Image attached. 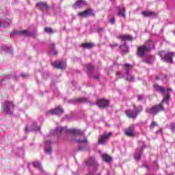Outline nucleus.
<instances>
[{"label":"nucleus","mask_w":175,"mask_h":175,"mask_svg":"<svg viewBox=\"0 0 175 175\" xmlns=\"http://www.w3.org/2000/svg\"><path fill=\"white\" fill-rule=\"evenodd\" d=\"M170 99V94H167L166 97L164 98L162 100V103L154 105L150 108H146V112L148 114H152V116L157 115L159 111H163L165 108L163 107V104L166 103L167 106H169V100Z\"/></svg>","instance_id":"1"},{"label":"nucleus","mask_w":175,"mask_h":175,"mask_svg":"<svg viewBox=\"0 0 175 175\" xmlns=\"http://www.w3.org/2000/svg\"><path fill=\"white\" fill-rule=\"evenodd\" d=\"M66 132H68L69 133H71L72 135H77V136H83L84 135V131H82L79 129H66V127H57L55 130H53L51 131V133L54 136H61L62 133H66Z\"/></svg>","instance_id":"2"},{"label":"nucleus","mask_w":175,"mask_h":175,"mask_svg":"<svg viewBox=\"0 0 175 175\" xmlns=\"http://www.w3.org/2000/svg\"><path fill=\"white\" fill-rule=\"evenodd\" d=\"M124 68L125 72H119L116 73V76L119 77V79H125L126 81H135V76L131 74V70L132 68V64H129L126 63L123 65Z\"/></svg>","instance_id":"3"},{"label":"nucleus","mask_w":175,"mask_h":175,"mask_svg":"<svg viewBox=\"0 0 175 175\" xmlns=\"http://www.w3.org/2000/svg\"><path fill=\"white\" fill-rule=\"evenodd\" d=\"M152 49H154V42L152 40H149L143 46L138 48L137 55L139 57H144L146 55V52L150 51Z\"/></svg>","instance_id":"4"},{"label":"nucleus","mask_w":175,"mask_h":175,"mask_svg":"<svg viewBox=\"0 0 175 175\" xmlns=\"http://www.w3.org/2000/svg\"><path fill=\"white\" fill-rule=\"evenodd\" d=\"M75 142L78 143V144H83L81 146H79L78 148L75 150L76 152H77V151H90V150H91L86 137H83V139H76Z\"/></svg>","instance_id":"5"},{"label":"nucleus","mask_w":175,"mask_h":175,"mask_svg":"<svg viewBox=\"0 0 175 175\" xmlns=\"http://www.w3.org/2000/svg\"><path fill=\"white\" fill-rule=\"evenodd\" d=\"M133 110H127L126 111V114L129 118H133L135 120L136 117L139 116V113L143 110V107L139 105L136 107L135 104L133 105Z\"/></svg>","instance_id":"6"},{"label":"nucleus","mask_w":175,"mask_h":175,"mask_svg":"<svg viewBox=\"0 0 175 175\" xmlns=\"http://www.w3.org/2000/svg\"><path fill=\"white\" fill-rule=\"evenodd\" d=\"M14 104L12 101L6 100L2 103L1 109L6 114H13Z\"/></svg>","instance_id":"7"},{"label":"nucleus","mask_w":175,"mask_h":175,"mask_svg":"<svg viewBox=\"0 0 175 175\" xmlns=\"http://www.w3.org/2000/svg\"><path fill=\"white\" fill-rule=\"evenodd\" d=\"M159 55L165 62H167V64H173V57L174 56V53H166L165 51H162L159 53Z\"/></svg>","instance_id":"8"},{"label":"nucleus","mask_w":175,"mask_h":175,"mask_svg":"<svg viewBox=\"0 0 175 175\" xmlns=\"http://www.w3.org/2000/svg\"><path fill=\"white\" fill-rule=\"evenodd\" d=\"M85 163L87 166H92V167H94V169H98L99 167V163L96 161V159L94 157H89L86 161Z\"/></svg>","instance_id":"9"},{"label":"nucleus","mask_w":175,"mask_h":175,"mask_svg":"<svg viewBox=\"0 0 175 175\" xmlns=\"http://www.w3.org/2000/svg\"><path fill=\"white\" fill-rule=\"evenodd\" d=\"M112 133L109 132L107 133L103 134L99 138H98V144H105L107 141L111 137Z\"/></svg>","instance_id":"10"},{"label":"nucleus","mask_w":175,"mask_h":175,"mask_svg":"<svg viewBox=\"0 0 175 175\" xmlns=\"http://www.w3.org/2000/svg\"><path fill=\"white\" fill-rule=\"evenodd\" d=\"M40 127L38 126V124L36 122H33L32 125L29 126V125H27L25 129V133H29V132H32V131H40Z\"/></svg>","instance_id":"11"},{"label":"nucleus","mask_w":175,"mask_h":175,"mask_svg":"<svg viewBox=\"0 0 175 175\" xmlns=\"http://www.w3.org/2000/svg\"><path fill=\"white\" fill-rule=\"evenodd\" d=\"M124 134L129 137H135L136 134L135 133V126L131 125L130 127L124 130Z\"/></svg>","instance_id":"12"},{"label":"nucleus","mask_w":175,"mask_h":175,"mask_svg":"<svg viewBox=\"0 0 175 175\" xmlns=\"http://www.w3.org/2000/svg\"><path fill=\"white\" fill-rule=\"evenodd\" d=\"M96 105H97L100 109H105L109 107V100L105 98H100L97 100Z\"/></svg>","instance_id":"13"},{"label":"nucleus","mask_w":175,"mask_h":175,"mask_svg":"<svg viewBox=\"0 0 175 175\" xmlns=\"http://www.w3.org/2000/svg\"><path fill=\"white\" fill-rule=\"evenodd\" d=\"M36 8H38V9H39L40 10H42V12H47L50 7L49 6V5H47V3L46 2H40L36 4Z\"/></svg>","instance_id":"14"},{"label":"nucleus","mask_w":175,"mask_h":175,"mask_svg":"<svg viewBox=\"0 0 175 175\" xmlns=\"http://www.w3.org/2000/svg\"><path fill=\"white\" fill-rule=\"evenodd\" d=\"M53 68H56V69H65L66 68V62H55Z\"/></svg>","instance_id":"15"},{"label":"nucleus","mask_w":175,"mask_h":175,"mask_svg":"<svg viewBox=\"0 0 175 175\" xmlns=\"http://www.w3.org/2000/svg\"><path fill=\"white\" fill-rule=\"evenodd\" d=\"M78 16L79 17H87L88 16H94V12L92 11V9L89 8L83 12L78 13Z\"/></svg>","instance_id":"16"},{"label":"nucleus","mask_w":175,"mask_h":175,"mask_svg":"<svg viewBox=\"0 0 175 175\" xmlns=\"http://www.w3.org/2000/svg\"><path fill=\"white\" fill-rule=\"evenodd\" d=\"M49 113H51L52 116H61V114L64 113V109H62L61 107H58L49 111Z\"/></svg>","instance_id":"17"},{"label":"nucleus","mask_w":175,"mask_h":175,"mask_svg":"<svg viewBox=\"0 0 175 175\" xmlns=\"http://www.w3.org/2000/svg\"><path fill=\"white\" fill-rule=\"evenodd\" d=\"M83 6H87V2L85 0H78L74 5L75 9H81V8H83Z\"/></svg>","instance_id":"18"},{"label":"nucleus","mask_w":175,"mask_h":175,"mask_svg":"<svg viewBox=\"0 0 175 175\" xmlns=\"http://www.w3.org/2000/svg\"><path fill=\"white\" fill-rule=\"evenodd\" d=\"M146 148V146L143 145L142 149H137L135 158L137 161H140L142 155L143 154V150Z\"/></svg>","instance_id":"19"},{"label":"nucleus","mask_w":175,"mask_h":175,"mask_svg":"<svg viewBox=\"0 0 175 175\" xmlns=\"http://www.w3.org/2000/svg\"><path fill=\"white\" fill-rule=\"evenodd\" d=\"M118 16H122V17H123L124 18H125V12H126V8L124 5H120L118 8Z\"/></svg>","instance_id":"20"},{"label":"nucleus","mask_w":175,"mask_h":175,"mask_svg":"<svg viewBox=\"0 0 175 175\" xmlns=\"http://www.w3.org/2000/svg\"><path fill=\"white\" fill-rule=\"evenodd\" d=\"M49 55H57V54H58V51H57V50H55V44L54 43H51L49 45Z\"/></svg>","instance_id":"21"},{"label":"nucleus","mask_w":175,"mask_h":175,"mask_svg":"<svg viewBox=\"0 0 175 175\" xmlns=\"http://www.w3.org/2000/svg\"><path fill=\"white\" fill-rule=\"evenodd\" d=\"M144 17H157V13L152 11H144L142 12Z\"/></svg>","instance_id":"22"},{"label":"nucleus","mask_w":175,"mask_h":175,"mask_svg":"<svg viewBox=\"0 0 175 175\" xmlns=\"http://www.w3.org/2000/svg\"><path fill=\"white\" fill-rule=\"evenodd\" d=\"M44 151L46 154H51V141H46L45 142V148Z\"/></svg>","instance_id":"23"},{"label":"nucleus","mask_w":175,"mask_h":175,"mask_svg":"<svg viewBox=\"0 0 175 175\" xmlns=\"http://www.w3.org/2000/svg\"><path fill=\"white\" fill-rule=\"evenodd\" d=\"M118 39H120V40H129L132 41L133 40V38L131 35H120L118 36Z\"/></svg>","instance_id":"24"},{"label":"nucleus","mask_w":175,"mask_h":175,"mask_svg":"<svg viewBox=\"0 0 175 175\" xmlns=\"http://www.w3.org/2000/svg\"><path fill=\"white\" fill-rule=\"evenodd\" d=\"M68 103H76V102H78L79 103H85V102H88V99L87 98H77V99H72V100H69Z\"/></svg>","instance_id":"25"},{"label":"nucleus","mask_w":175,"mask_h":175,"mask_svg":"<svg viewBox=\"0 0 175 175\" xmlns=\"http://www.w3.org/2000/svg\"><path fill=\"white\" fill-rule=\"evenodd\" d=\"M23 36L35 38L36 36V32H32V31H29L28 30H23Z\"/></svg>","instance_id":"26"},{"label":"nucleus","mask_w":175,"mask_h":175,"mask_svg":"<svg viewBox=\"0 0 175 175\" xmlns=\"http://www.w3.org/2000/svg\"><path fill=\"white\" fill-rule=\"evenodd\" d=\"M10 23H12V21H10V18L5 19L4 21H0V27L5 28V27H8Z\"/></svg>","instance_id":"27"},{"label":"nucleus","mask_w":175,"mask_h":175,"mask_svg":"<svg viewBox=\"0 0 175 175\" xmlns=\"http://www.w3.org/2000/svg\"><path fill=\"white\" fill-rule=\"evenodd\" d=\"M14 36H23V30H14V31L10 33V37L14 38Z\"/></svg>","instance_id":"28"},{"label":"nucleus","mask_w":175,"mask_h":175,"mask_svg":"<svg viewBox=\"0 0 175 175\" xmlns=\"http://www.w3.org/2000/svg\"><path fill=\"white\" fill-rule=\"evenodd\" d=\"M155 91H157L158 92H161V94H163L165 92V89L162 86H159L158 84H154L153 85Z\"/></svg>","instance_id":"29"},{"label":"nucleus","mask_w":175,"mask_h":175,"mask_svg":"<svg viewBox=\"0 0 175 175\" xmlns=\"http://www.w3.org/2000/svg\"><path fill=\"white\" fill-rule=\"evenodd\" d=\"M102 158L103 160L105 161V162H107V163L111 162V157L109 156V154H103Z\"/></svg>","instance_id":"30"},{"label":"nucleus","mask_w":175,"mask_h":175,"mask_svg":"<svg viewBox=\"0 0 175 175\" xmlns=\"http://www.w3.org/2000/svg\"><path fill=\"white\" fill-rule=\"evenodd\" d=\"M120 49L122 50V53H128V51H129V46L126 45V43L120 45Z\"/></svg>","instance_id":"31"},{"label":"nucleus","mask_w":175,"mask_h":175,"mask_svg":"<svg viewBox=\"0 0 175 175\" xmlns=\"http://www.w3.org/2000/svg\"><path fill=\"white\" fill-rule=\"evenodd\" d=\"M33 166L34 167H36L37 169H38V170H40V172H43V169L42 168V165L40 164V162L39 161H35L33 163Z\"/></svg>","instance_id":"32"},{"label":"nucleus","mask_w":175,"mask_h":175,"mask_svg":"<svg viewBox=\"0 0 175 175\" xmlns=\"http://www.w3.org/2000/svg\"><path fill=\"white\" fill-rule=\"evenodd\" d=\"M86 68H87V72H88V75L89 76H91V75L90 74V72H92V70H94V66L92 64H87L86 65Z\"/></svg>","instance_id":"33"},{"label":"nucleus","mask_w":175,"mask_h":175,"mask_svg":"<svg viewBox=\"0 0 175 175\" xmlns=\"http://www.w3.org/2000/svg\"><path fill=\"white\" fill-rule=\"evenodd\" d=\"M83 49H92L94 44L92 43H85L82 44Z\"/></svg>","instance_id":"34"},{"label":"nucleus","mask_w":175,"mask_h":175,"mask_svg":"<svg viewBox=\"0 0 175 175\" xmlns=\"http://www.w3.org/2000/svg\"><path fill=\"white\" fill-rule=\"evenodd\" d=\"M4 51H5V53H8V54H13V48L12 47L5 48Z\"/></svg>","instance_id":"35"},{"label":"nucleus","mask_w":175,"mask_h":175,"mask_svg":"<svg viewBox=\"0 0 175 175\" xmlns=\"http://www.w3.org/2000/svg\"><path fill=\"white\" fill-rule=\"evenodd\" d=\"M44 32L46 33H53V29L51 27H45L44 28Z\"/></svg>","instance_id":"36"},{"label":"nucleus","mask_w":175,"mask_h":175,"mask_svg":"<svg viewBox=\"0 0 175 175\" xmlns=\"http://www.w3.org/2000/svg\"><path fill=\"white\" fill-rule=\"evenodd\" d=\"M157 125H158V123H157V122H152L150 125V129H154V128H155V126H157Z\"/></svg>","instance_id":"37"},{"label":"nucleus","mask_w":175,"mask_h":175,"mask_svg":"<svg viewBox=\"0 0 175 175\" xmlns=\"http://www.w3.org/2000/svg\"><path fill=\"white\" fill-rule=\"evenodd\" d=\"M152 170H158V164L157 161L153 162V167H152Z\"/></svg>","instance_id":"38"},{"label":"nucleus","mask_w":175,"mask_h":175,"mask_svg":"<svg viewBox=\"0 0 175 175\" xmlns=\"http://www.w3.org/2000/svg\"><path fill=\"white\" fill-rule=\"evenodd\" d=\"M170 129L172 132H175V123L171 124Z\"/></svg>","instance_id":"39"},{"label":"nucleus","mask_w":175,"mask_h":175,"mask_svg":"<svg viewBox=\"0 0 175 175\" xmlns=\"http://www.w3.org/2000/svg\"><path fill=\"white\" fill-rule=\"evenodd\" d=\"M105 31V29L103 27H98L96 29L97 32H103Z\"/></svg>","instance_id":"40"},{"label":"nucleus","mask_w":175,"mask_h":175,"mask_svg":"<svg viewBox=\"0 0 175 175\" xmlns=\"http://www.w3.org/2000/svg\"><path fill=\"white\" fill-rule=\"evenodd\" d=\"M137 99H138V100H143V99H144V95H138Z\"/></svg>","instance_id":"41"},{"label":"nucleus","mask_w":175,"mask_h":175,"mask_svg":"<svg viewBox=\"0 0 175 175\" xmlns=\"http://www.w3.org/2000/svg\"><path fill=\"white\" fill-rule=\"evenodd\" d=\"M142 166H144V167H146V169H147V170H151V168L150 167V166L147 165L146 164L144 163L142 165Z\"/></svg>","instance_id":"42"},{"label":"nucleus","mask_w":175,"mask_h":175,"mask_svg":"<svg viewBox=\"0 0 175 175\" xmlns=\"http://www.w3.org/2000/svg\"><path fill=\"white\" fill-rule=\"evenodd\" d=\"M110 47H118V44L117 43L110 44Z\"/></svg>","instance_id":"43"},{"label":"nucleus","mask_w":175,"mask_h":175,"mask_svg":"<svg viewBox=\"0 0 175 175\" xmlns=\"http://www.w3.org/2000/svg\"><path fill=\"white\" fill-rule=\"evenodd\" d=\"M99 77H100L99 74H97L96 75H93V78L95 79L96 80H99Z\"/></svg>","instance_id":"44"},{"label":"nucleus","mask_w":175,"mask_h":175,"mask_svg":"<svg viewBox=\"0 0 175 175\" xmlns=\"http://www.w3.org/2000/svg\"><path fill=\"white\" fill-rule=\"evenodd\" d=\"M110 23H111V24H115V23H116V18H115L114 17H113L112 18H111Z\"/></svg>","instance_id":"45"},{"label":"nucleus","mask_w":175,"mask_h":175,"mask_svg":"<svg viewBox=\"0 0 175 175\" xmlns=\"http://www.w3.org/2000/svg\"><path fill=\"white\" fill-rule=\"evenodd\" d=\"M161 79H162V75H161L156 77L157 80H161Z\"/></svg>","instance_id":"46"},{"label":"nucleus","mask_w":175,"mask_h":175,"mask_svg":"<svg viewBox=\"0 0 175 175\" xmlns=\"http://www.w3.org/2000/svg\"><path fill=\"white\" fill-rule=\"evenodd\" d=\"M28 76H29V75H27V74H23V79H27V77H28Z\"/></svg>","instance_id":"47"},{"label":"nucleus","mask_w":175,"mask_h":175,"mask_svg":"<svg viewBox=\"0 0 175 175\" xmlns=\"http://www.w3.org/2000/svg\"><path fill=\"white\" fill-rule=\"evenodd\" d=\"M167 92H172V88L167 89Z\"/></svg>","instance_id":"48"},{"label":"nucleus","mask_w":175,"mask_h":175,"mask_svg":"<svg viewBox=\"0 0 175 175\" xmlns=\"http://www.w3.org/2000/svg\"><path fill=\"white\" fill-rule=\"evenodd\" d=\"M157 133H162V129H160L157 131Z\"/></svg>","instance_id":"49"},{"label":"nucleus","mask_w":175,"mask_h":175,"mask_svg":"<svg viewBox=\"0 0 175 175\" xmlns=\"http://www.w3.org/2000/svg\"><path fill=\"white\" fill-rule=\"evenodd\" d=\"M145 62H147V64H148L150 62V61H148V59H146Z\"/></svg>","instance_id":"50"},{"label":"nucleus","mask_w":175,"mask_h":175,"mask_svg":"<svg viewBox=\"0 0 175 175\" xmlns=\"http://www.w3.org/2000/svg\"><path fill=\"white\" fill-rule=\"evenodd\" d=\"M7 79H10V75H8V77H7Z\"/></svg>","instance_id":"51"},{"label":"nucleus","mask_w":175,"mask_h":175,"mask_svg":"<svg viewBox=\"0 0 175 175\" xmlns=\"http://www.w3.org/2000/svg\"><path fill=\"white\" fill-rule=\"evenodd\" d=\"M0 80H2L1 79H0ZM0 84H2V81H0Z\"/></svg>","instance_id":"52"},{"label":"nucleus","mask_w":175,"mask_h":175,"mask_svg":"<svg viewBox=\"0 0 175 175\" xmlns=\"http://www.w3.org/2000/svg\"><path fill=\"white\" fill-rule=\"evenodd\" d=\"M164 77H166V76H164Z\"/></svg>","instance_id":"53"}]
</instances>
